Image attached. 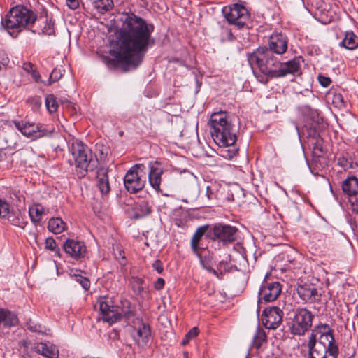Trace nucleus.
<instances>
[{"label":"nucleus","instance_id":"f257e3e1","mask_svg":"<svg viewBox=\"0 0 358 358\" xmlns=\"http://www.w3.org/2000/svg\"><path fill=\"white\" fill-rule=\"evenodd\" d=\"M120 20L122 24L117 31V40L110 51L115 59H109L108 65L116 67L122 63L123 70L127 71L136 69L148 48L155 44V39L151 36L155 27L133 13L123 14Z\"/></svg>","mask_w":358,"mask_h":358},{"label":"nucleus","instance_id":"f03ea898","mask_svg":"<svg viewBox=\"0 0 358 358\" xmlns=\"http://www.w3.org/2000/svg\"><path fill=\"white\" fill-rule=\"evenodd\" d=\"M1 24L13 38L24 29L39 35H55V22L52 19L38 17L34 10L23 5L12 7L2 19Z\"/></svg>","mask_w":358,"mask_h":358},{"label":"nucleus","instance_id":"7ed1b4c3","mask_svg":"<svg viewBox=\"0 0 358 358\" xmlns=\"http://www.w3.org/2000/svg\"><path fill=\"white\" fill-rule=\"evenodd\" d=\"M248 62L252 69L256 67L266 76L264 82L266 84L269 79L285 77L288 74H294L301 69L300 58L282 62L273 54L267 47L258 48L256 50L248 54Z\"/></svg>","mask_w":358,"mask_h":358},{"label":"nucleus","instance_id":"20e7f679","mask_svg":"<svg viewBox=\"0 0 358 358\" xmlns=\"http://www.w3.org/2000/svg\"><path fill=\"white\" fill-rule=\"evenodd\" d=\"M103 321L113 324L121 319L129 321L136 315L135 308L131 306V302L126 299H120L118 303L115 304L111 298L100 297L97 301Z\"/></svg>","mask_w":358,"mask_h":358},{"label":"nucleus","instance_id":"39448f33","mask_svg":"<svg viewBox=\"0 0 358 358\" xmlns=\"http://www.w3.org/2000/svg\"><path fill=\"white\" fill-rule=\"evenodd\" d=\"M208 124L211 136L218 145L228 147L236 142L237 137L227 112L220 110L213 113Z\"/></svg>","mask_w":358,"mask_h":358},{"label":"nucleus","instance_id":"423d86ee","mask_svg":"<svg viewBox=\"0 0 358 358\" xmlns=\"http://www.w3.org/2000/svg\"><path fill=\"white\" fill-rule=\"evenodd\" d=\"M71 150L75 161L76 174L79 178L85 177L88 171H93L97 168V158L80 141L73 142Z\"/></svg>","mask_w":358,"mask_h":358},{"label":"nucleus","instance_id":"0eeeda50","mask_svg":"<svg viewBox=\"0 0 358 358\" xmlns=\"http://www.w3.org/2000/svg\"><path fill=\"white\" fill-rule=\"evenodd\" d=\"M314 315L306 308L290 311L286 317V325L293 336H303L313 326Z\"/></svg>","mask_w":358,"mask_h":358},{"label":"nucleus","instance_id":"6e6552de","mask_svg":"<svg viewBox=\"0 0 358 358\" xmlns=\"http://www.w3.org/2000/svg\"><path fill=\"white\" fill-rule=\"evenodd\" d=\"M147 179V167L143 164H136L126 173L124 177L125 189L134 194L142 190Z\"/></svg>","mask_w":358,"mask_h":358},{"label":"nucleus","instance_id":"1a4fd4ad","mask_svg":"<svg viewBox=\"0 0 358 358\" xmlns=\"http://www.w3.org/2000/svg\"><path fill=\"white\" fill-rule=\"evenodd\" d=\"M222 13L227 22L238 29L244 28L250 19V13L243 1L224 7Z\"/></svg>","mask_w":358,"mask_h":358},{"label":"nucleus","instance_id":"9d476101","mask_svg":"<svg viewBox=\"0 0 358 358\" xmlns=\"http://www.w3.org/2000/svg\"><path fill=\"white\" fill-rule=\"evenodd\" d=\"M15 127L24 136L36 140L43 137H49L53 133V129L45 127L40 123L31 122L29 121L13 120Z\"/></svg>","mask_w":358,"mask_h":358},{"label":"nucleus","instance_id":"9b49d317","mask_svg":"<svg viewBox=\"0 0 358 358\" xmlns=\"http://www.w3.org/2000/svg\"><path fill=\"white\" fill-rule=\"evenodd\" d=\"M237 232L236 227L218 223L210 227L208 238L226 244L236 240Z\"/></svg>","mask_w":358,"mask_h":358},{"label":"nucleus","instance_id":"f8f14e48","mask_svg":"<svg viewBox=\"0 0 358 358\" xmlns=\"http://www.w3.org/2000/svg\"><path fill=\"white\" fill-rule=\"evenodd\" d=\"M341 189L348 198L352 211L358 214V178L348 176L342 182Z\"/></svg>","mask_w":358,"mask_h":358},{"label":"nucleus","instance_id":"ddd939ff","mask_svg":"<svg viewBox=\"0 0 358 358\" xmlns=\"http://www.w3.org/2000/svg\"><path fill=\"white\" fill-rule=\"evenodd\" d=\"M281 292L282 285L278 281L264 279L259 291V301H274L279 296Z\"/></svg>","mask_w":358,"mask_h":358},{"label":"nucleus","instance_id":"4468645a","mask_svg":"<svg viewBox=\"0 0 358 358\" xmlns=\"http://www.w3.org/2000/svg\"><path fill=\"white\" fill-rule=\"evenodd\" d=\"M2 203H5L6 208L4 211L0 209V219L6 220L14 226L24 229L28 222L21 211L18 209H10L9 203L5 200H3Z\"/></svg>","mask_w":358,"mask_h":358},{"label":"nucleus","instance_id":"2eb2a0df","mask_svg":"<svg viewBox=\"0 0 358 358\" xmlns=\"http://www.w3.org/2000/svg\"><path fill=\"white\" fill-rule=\"evenodd\" d=\"M282 310L277 306L266 308L262 315V323L266 329H275L282 323Z\"/></svg>","mask_w":358,"mask_h":358},{"label":"nucleus","instance_id":"dca6fc26","mask_svg":"<svg viewBox=\"0 0 358 358\" xmlns=\"http://www.w3.org/2000/svg\"><path fill=\"white\" fill-rule=\"evenodd\" d=\"M149 172L148 174V182L150 186L158 193L163 194L161 188L164 169L158 161H151L148 163Z\"/></svg>","mask_w":358,"mask_h":358},{"label":"nucleus","instance_id":"f3484780","mask_svg":"<svg viewBox=\"0 0 358 358\" xmlns=\"http://www.w3.org/2000/svg\"><path fill=\"white\" fill-rule=\"evenodd\" d=\"M63 248L66 253L76 259L83 258L87 253V247L85 243L80 241L67 239Z\"/></svg>","mask_w":358,"mask_h":358},{"label":"nucleus","instance_id":"a211bd4d","mask_svg":"<svg viewBox=\"0 0 358 358\" xmlns=\"http://www.w3.org/2000/svg\"><path fill=\"white\" fill-rule=\"evenodd\" d=\"M296 292L300 299L305 303H312L319 301L322 296V294L319 293L317 289L312 284L299 285Z\"/></svg>","mask_w":358,"mask_h":358},{"label":"nucleus","instance_id":"6ab92c4d","mask_svg":"<svg viewBox=\"0 0 358 358\" xmlns=\"http://www.w3.org/2000/svg\"><path fill=\"white\" fill-rule=\"evenodd\" d=\"M287 37L281 33L273 34L268 40L267 50H271L274 55H282L287 50Z\"/></svg>","mask_w":358,"mask_h":358},{"label":"nucleus","instance_id":"aec40b11","mask_svg":"<svg viewBox=\"0 0 358 358\" xmlns=\"http://www.w3.org/2000/svg\"><path fill=\"white\" fill-rule=\"evenodd\" d=\"M339 351L334 348L327 349L325 345L317 343V347L308 352V358H338Z\"/></svg>","mask_w":358,"mask_h":358},{"label":"nucleus","instance_id":"412c9836","mask_svg":"<svg viewBox=\"0 0 358 358\" xmlns=\"http://www.w3.org/2000/svg\"><path fill=\"white\" fill-rule=\"evenodd\" d=\"M97 186L102 194H108L110 192V187L108 176V169L101 168L97 171Z\"/></svg>","mask_w":358,"mask_h":358},{"label":"nucleus","instance_id":"4be33fe9","mask_svg":"<svg viewBox=\"0 0 358 358\" xmlns=\"http://www.w3.org/2000/svg\"><path fill=\"white\" fill-rule=\"evenodd\" d=\"M19 323L17 315L7 309L0 308V324L5 327H15Z\"/></svg>","mask_w":358,"mask_h":358},{"label":"nucleus","instance_id":"5701e85b","mask_svg":"<svg viewBox=\"0 0 358 358\" xmlns=\"http://www.w3.org/2000/svg\"><path fill=\"white\" fill-rule=\"evenodd\" d=\"M134 330L136 331L138 344H146L148 342L151 335L150 327L148 324L141 322L138 327H134Z\"/></svg>","mask_w":358,"mask_h":358},{"label":"nucleus","instance_id":"b1692460","mask_svg":"<svg viewBox=\"0 0 358 358\" xmlns=\"http://www.w3.org/2000/svg\"><path fill=\"white\" fill-rule=\"evenodd\" d=\"M210 226L206 224L196 229L191 240V247L194 252H196L199 248V243L204 234L208 238V233Z\"/></svg>","mask_w":358,"mask_h":358},{"label":"nucleus","instance_id":"393cba45","mask_svg":"<svg viewBox=\"0 0 358 358\" xmlns=\"http://www.w3.org/2000/svg\"><path fill=\"white\" fill-rule=\"evenodd\" d=\"M340 45L348 50H355L358 47V36L352 31H346Z\"/></svg>","mask_w":358,"mask_h":358},{"label":"nucleus","instance_id":"a878e982","mask_svg":"<svg viewBox=\"0 0 358 358\" xmlns=\"http://www.w3.org/2000/svg\"><path fill=\"white\" fill-rule=\"evenodd\" d=\"M129 285L136 296H142L147 292V287L143 279L132 276L129 280Z\"/></svg>","mask_w":358,"mask_h":358},{"label":"nucleus","instance_id":"bb28decb","mask_svg":"<svg viewBox=\"0 0 358 358\" xmlns=\"http://www.w3.org/2000/svg\"><path fill=\"white\" fill-rule=\"evenodd\" d=\"M135 213L134 217L139 219L148 215L152 212V207L147 201H142L136 203L134 208Z\"/></svg>","mask_w":358,"mask_h":358},{"label":"nucleus","instance_id":"cd10ccee","mask_svg":"<svg viewBox=\"0 0 358 358\" xmlns=\"http://www.w3.org/2000/svg\"><path fill=\"white\" fill-rule=\"evenodd\" d=\"M94 8L100 13L104 14L113 7V0H91Z\"/></svg>","mask_w":358,"mask_h":358},{"label":"nucleus","instance_id":"c85d7f7f","mask_svg":"<svg viewBox=\"0 0 358 358\" xmlns=\"http://www.w3.org/2000/svg\"><path fill=\"white\" fill-rule=\"evenodd\" d=\"M43 211V207L39 203H34L33 206L29 207V215L32 222L34 224L39 223L41 220Z\"/></svg>","mask_w":358,"mask_h":358},{"label":"nucleus","instance_id":"c756f323","mask_svg":"<svg viewBox=\"0 0 358 358\" xmlns=\"http://www.w3.org/2000/svg\"><path fill=\"white\" fill-rule=\"evenodd\" d=\"M329 7V5L324 3V8H317L318 14L324 24L329 23L334 20L335 13Z\"/></svg>","mask_w":358,"mask_h":358},{"label":"nucleus","instance_id":"7c9ffc66","mask_svg":"<svg viewBox=\"0 0 358 358\" xmlns=\"http://www.w3.org/2000/svg\"><path fill=\"white\" fill-rule=\"evenodd\" d=\"M65 223L59 217L51 218L48 224V229L54 234H59L64 230Z\"/></svg>","mask_w":358,"mask_h":358},{"label":"nucleus","instance_id":"2f4dec72","mask_svg":"<svg viewBox=\"0 0 358 358\" xmlns=\"http://www.w3.org/2000/svg\"><path fill=\"white\" fill-rule=\"evenodd\" d=\"M22 69L29 74L36 83H43L41 74L34 64L29 62L23 63Z\"/></svg>","mask_w":358,"mask_h":358},{"label":"nucleus","instance_id":"473e14b6","mask_svg":"<svg viewBox=\"0 0 358 358\" xmlns=\"http://www.w3.org/2000/svg\"><path fill=\"white\" fill-rule=\"evenodd\" d=\"M317 343L325 345L326 348L329 350L332 347L336 349V351H339L338 346L335 342L334 333L321 335L320 336V341Z\"/></svg>","mask_w":358,"mask_h":358},{"label":"nucleus","instance_id":"72a5a7b5","mask_svg":"<svg viewBox=\"0 0 358 358\" xmlns=\"http://www.w3.org/2000/svg\"><path fill=\"white\" fill-rule=\"evenodd\" d=\"M266 341V334L265 331L258 327L257 329L255 335L253 338V345L255 348L259 349L262 344Z\"/></svg>","mask_w":358,"mask_h":358},{"label":"nucleus","instance_id":"f704fd0d","mask_svg":"<svg viewBox=\"0 0 358 358\" xmlns=\"http://www.w3.org/2000/svg\"><path fill=\"white\" fill-rule=\"evenodd\" d=\"M45 106L48 110L52 113L57 110L58 103L54 94H48L45 98Z\"/></svg>","mask_w":358,"mask_h":358},{"label":"nucleus","instance_id":"c9c22d12","mask_svg":"<svg viewBox=\"0 0 358 358\" xmlns=\"http://www.w3.org/2000/svg\"><path fill=\"white\" fill-rule=\"evenodd\" d=\"M27 327L31 332L44 334L45 329L44 327L33 321L31 319H29L27 322Z\"/></svg>","mask_w":358,"mask_h":358},{"label":"nucleus","instance_id":"e433bc0d","mask_svg":"<svg viewBox=\"0 0 358 358\" xmlns=\"http://www.w3.org/2000/svg\"><path fill=\"white\" fill-rule=\"evenodd\" d=\"M64 70L58 68H55L49 77L47 85H50L53 83L58 81L62 76Z\"/></svg>","mask_w":358,"mask_h":358},{"label":"nucleus","instance_id":"4c0bfd02","mask_svg":"<svg viewBox=\"0 0 358 358\" xmlns=\"http://www.w3.org/2000/svg\"><path fill=\"white\" fill-rule=\"evenodd\" d=\"M338 164L345 170L354 169L355 166H357V163H354L352 159H347L345 157H338Z\"/></svg>","mask_w":358,"mask_h":358},{"label":"nucleus","instance_id":"58836bf2","mask_svg":"<svg viewBox=\"0 0 358 358\" xmlns=\"http://www.w3.org/2000/svg\"><path fill=\"white\" fill-rule=\"evenodd\" d=\"M75 280L78 282L85 290H88L90 288V280L80 274H74Z\"/></svg>","mask_w":358,"mask_h":358},{"label":"nucleus","instance_id":"ea45409f","mask_svg":"<svg viewBox=\"0 0 358 358\" xmlns=\"http://www.w3.org/2000/svg\"><path fill=\"white\" fill-rule=\"evenodd\" d=\"M317 330V335H324L330 333H334V330L327 324H320L315 326L313 329Z\"/></svg>","mask_w":358,"mask_h":358},{"label":"nucleus","instance_id":"a19ab883","mask_svg":"<svg viewBox=\"0 0 358 358\" xmlns=\"http://www.w3.org/2000/svg\"><path fill=\"white\" fill-rule=\"evenodd\" d=\"M317 330L313 329L308 338V341L307 343L308 352L311 351L313 349L316 348L317 347Z\"/></svg>","mask_w":358,"mask_h":358},{"label":"nucleus","instance_id":"79ce46f5","mask_svg":"<svg viewBox=\"0 0 358 358\" xmlns=\"http://www.w3.org/2000/svg\"><path fill=\"white\" fill-rule=\"evenodd\" d=\"M332 103L338 108H343L345 107L344 99L341 94H335L332 97Z\"/></svg>","mask_w":358,"mask_h":358},{"label":"nucleus","instance_id":"37998d69","mask_svg":"<svg viewBox=\"0 0 358 358\" xmlns=\"http://www.w3.org/2000/svg\"><path fill=\"white\" fill-rule=\"evenodd\" d=\"M45 249L52 252H58L59 248H57L55 239L52 237H48L45 241Z\"/></svg>","mask_w":358,"mask_h":358},{"label":"nucleus","instance_id":"c03bdc74","mask_svg":"<svg viewBox=\"0 0 358 358\" xmlns=\"http://www.w3.org/2000/svg\"><path fill=\"white\" fill-rule=\"evenodd\" d=\"M313 153L314 156L317 157H320L323 155L324 150L321 143V140H317L315 143H313Z\"/></svg>","mask_w":358,"mask_h":358},{"label":"nucleus","instance_id":"a18cd8bd","mask_svg":"<svg viewBox=\"0 0 358 358\" xmlns=\"http://www.w3.org/2000/svg\"><path fill=\"white\" fill-rule=\"evenodd\" d=\"M38 350L41 355L48 358H52V356L53 355V351L50 350L45 343H40L38 346Z\"/></svg>","mask_w":358,"mask_h":358},{"label":"nucleus","instance_id":"49530a36","mask_svg":"<svg viewBox=\"0 0 358 358\" xmlns=\"http://www.w3.org/2000/svg\"><path fill=\"white\" fill-rule=\"evenodd\" d=\"M218 268L223 270L224 272H230L232 270H238L236 266L231 265L227 261H221L218 264Z\"/></svg>","mask_w":358,"mask_h":358},{"label":"nucleus","instance_id":"de8ad7c7","mask_svg":"<svg viewBox=\"0 0 358 358\" xmlns=\"http://www.w3.org/2000/svg\"><path fill=\"white\" fill-rule=\"evenodd\" d=\"M201 263L202 264L204 268H206L207 271H208L210 273H213L214 275H215L219 279H221L220 276H218V271L213 268L210 266L208 262L206 261V258L203 259L201 255H199Z\"/></svg>","mask_w":358,"mask_h":358},{"label":"nucleus","instance_id":"09e8293b","mask_svg":"<svg viewBox=\"0 0 358 358\" xmlns=\"http://www.w3.org/2000/svg\"><path fill=\"white\" fill-rule=\"evenodd\" d=\"M27 103H29V105H31L33 107V108L36 109V108H38L41 106V100L40 96H35L29 97L27 100Z\"/></svg>","mask_w":358,"mask_h":358},{"label":"nucleus","instance_id":"8fccbe9b","mask_svg":"<svg viewBox=\"0 0 358 358\" xmlns=\"http://www.w3.org/2000/svg\"><path fill=\"white\" fill-rule=\"evenodd\" d=\"M317 80L320 83V84L324 87H327L330 85L331 83V80L329 77L319 74L317 76Z\"/></svg>","mask_w":358,"mask_h":358},{"label":"nucleus","instance_id":"3c124183","mask_svg":"<svg viewBox=\"0 0 358 358\" xmlns=\"http://www.w3.org/2000/svg\"><path fill=\"white\" fill-rule=\"evenodd\" d=\"M221 30H222V34L223 36H225L226 38L228 41H234L235 39V37L233 35L231 29L222 26V28H221Z\"/></svg>","mask_w":358,"mask_h":358},{"label":"nucleus","instance_id":"603ef678","mask_svg":"<svg viewBox=\"0 0 358 358\" xmlns=\"http://www.w3.org/2000/svg\"><path fill=\"white\" fill-rule=\"evenodd\" d=\"M152 267L158 273H162L164 271L162 263L159 259H157L153 262Z\"/></svg>","mask_w":358,"mask_h":358},{"label":"nucleus","instance_id":"864d4df0","mask_svg":"<svg viewBox=\"0 0 358 358\" xmlns=\"http://www.w3.org/2000/svg\"><path fill=\"white\" fill-rule=\"evenodd\" d=\"M165 281L162 278H158L154 284V287L156 290H161L164 288Z\"/></svg>","mask_w":358,"mask_h":358},{"label":"nucleus","instance_id":"5fc2aeb1","mask_svg":"<svg viewBox=\"0 0 358 358\" xmlns=\"http://www.w3.org/2000/svg\"><path fill=\"white\" fill-rule=\"evenodd\" d=\"M67 6L71 10H76L79 6L78 0H66Z\"/></svg>","mask_w":358,"mask_h":358},{"label":"nucleus","instance_id":"6e6d98bb","mask_svg":"<svg viewBox=\"0 0 358 358\" xmlns=\"http://www.w3.org/2000/svg\"><path fill=\"white\" fill-rule=\"evenodd\" d=\"M199 334V329L196 327L192 328L186 335L190 338L192 339L196 337Z\"/></svg>","mask_w":358,"mask_h":358},{"label":"nucleus","instance_id":"4d7b16f0","mask_svg":"<svg viewBox=\"0 0 358 358\" xmlns=\"http://www.w3.org/2000/svg\"><path fill=\"white\" fill-rule=\"evenodd\" d=\"M206 196L209 200H211L215 197V192L210 186H207Z\"/></svg>","mask_w":358,"mask_h":358},{"label":"nucleus","instance_id":"13d9d810","mask_svg":"<svg viewBox=\"0 0 358 358\" xmlns=\"http://www.w3.org/2000/svg\"><path fill=\"white\" fill-rule=\"evenodd\" d=\"M190 340L191 339L187 335H185V338L182 341V345H185L189 343Z\"/></svg>","mask_w":358,"mask_h":358},{"label":"nucleus","instance_id":"bf43d9fd","mask_svg":"<svg viewBox=\"0 0 358 358\" xmlns=\"http://www.w3.org/2000/svg\"><path fill=\"white\" fill-rule=\"evenodd\" d=\"M218 276H220V277H221V279L222 278L223 273H222V271H221L220 273L218 272Z\"/></svg>","mask_w":358,"mask_h":358},{"label":"nucleus","instance_id":"052dcab7","mask_svg":"<svg viewBox=\"0 0 358 358\" xmlns=\"http://www.w3.org/2000/svg\"><path fill=\"white\" fill-rule=\"evenodd\" d=\"M183 355L185 357V358H188V353L187 352H184Z\"/></svg>","mask_w":358,"mask_h":358},{"label":"nucleus","instance_id":"680f3d73","mask_svg":"<svg viewBox=\"0 0 358 358\" xmlns=\"http://www.w3.org/2000/svg\"><path fill=\"white\" fill-rule=\"evenodd\" d=\"M1 152H2V150L0 149V160L2 158V156H1Z\"/></svg>","mask_w":358,"mask_h":358}]
</instances>
